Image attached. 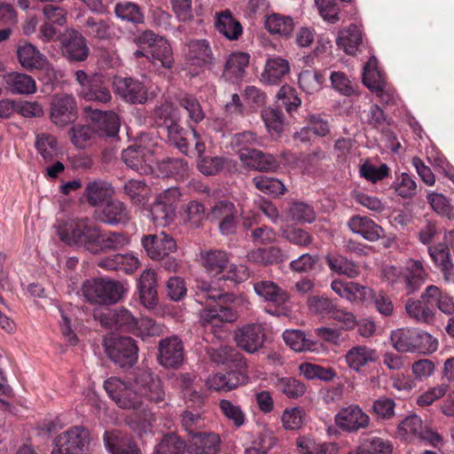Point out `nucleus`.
I'll return each mask as SVG.
<instances>
[{"instance_id": "f257e3e1", "label": "nucleus", "mask_w": 454, "mask_h": 454, "mask_svg": "<svg viewBox=\"0 0 454 454\" xmlns=\"http://www.w3.org/2000/svg\"><path fill=\"white\" fill-rule=\"evenodd\" d=\"M249 272L245 265L230 264L226 272L216 280L201 282L198 285L196 301L200 304H207L209 301H218L213 308L205 309L200 312V321L205 328L216 332L223 323H231L237 319L235 309L247 307L248 301L241 296L225 294L222 281L227 279L236 283L247 280Z\"/></svg>"}, {"instance_id": "f03ea898", "label": "nucleus", "mask_w": 454, "mask_h": 454, "mask_svg": "<svg viewBox=\"0 0 454 454\" xmlns=\"http://www.w3.org/2000/svg\"><path fill=\"white\" fill-rule=\"evenodd\" d=\"M108 396L122 410H137L147 400L159 403L164 400L165 392L158 376L150 371H141L133 382L110 377L104 382Z\"/></svg>"}, {"instance_id": "7ed1b4c3", "label": "nucleus", "mask_w": 454, "mask_h": 454, "mask_svg": "<svg viewBox=\"0 0 454 454\" xmlns=\"http://www.w3.org/2000/svg\"><path fill=\"white\" fill-rule=\"evenodd\" d=\"M390 341L399 353L430 355L438 348V340L433 335L415 328H399L392 331Z\"/></svg>"}, {"instance_id": "20e7f679", "label": "nucleus", "mask_w": 454, "mask_h": 454, "mask_svg": "<svg viewBox=\"0 0 454 454\" xmlns=\"http://www.w3.org/2000/svg\"><path fill=\"white\" fill-rule=\"evenodd\" d=\"M158 150V139L150 134H143L122 153L125 164L140 174L153 172L154 153Z\"/></svg>"}, {"instance_id": "39448f33", "label": "nucleus", "mask_w": 454, "mask_h": 454, "mask_svg": "<svg viewBox=\"0 0 454 454\" xmlns=\"http://www.w3.org/2000/svg\"><path fill=\"white\" fill-rule=\"evenodd\" d=\"M108 358L120 367H129L137 361L138 348L130 337L109 335L103 342Z\"/></svg>"}, {"instance_id": "423d86ee", "label": "nucleus", "mask_w": 454, "mask_h": 454, "mask_svg": "<svg viewBox=\"0 0 454 454\" xmlns=\"http://www.w3.org/2000/svg\"><path fill=\"white\" fill-rule=\"evenodd\" d=\"M85 299L92 303L108 304L118 301L123 294V286L116 281L104 278L86 280L82 287Z\"/></svg>"}, {"instance_id": "0eeeda50", "label": "nucleus", "mask_w": 454, "mask_h": 454, "mask_svg": "<svg viewBox=\"0 0 454 454\" xmlns=\"http://www.w3.org/2000/svg\"><path fill=\"white\" fill-rule=\"evenodd\" d=\"M90 442V433L85 427H72L56 438L51 454H89Z\"/></svg>"}, {"instance_id": "6e6552de", "label": "nucleus", "mask_w": 454, "mask_h": 454, "mask_svg": "<svg viewBox=\"0 0 454 454\" xmlns=\"http://www.w3.org/2000/svg\"><path fill=\"white\" fill-rule=\"evenodd\" d=\"M137 44L142 48H148L147 53L151 62L155 67L170 68L174 59L172 49L168 42L156 35L152 31H145L137 39Z\"/></svg>"}, {"instance_id": "1a4fd4ad", "label": "nucleus", "mask_w": 454, "mask_h": 454, "mask_svg": "<svg viewBox=\"0 0 454 454\" xmlns=\"http://www.w3.org/2000/svg\"><path fill=\"white\" fill-rule=\"evenodd\" d=\"M181 192L177 187H170L158 194L150 207L151 221L158 226L169 224L175 216L176 203L180 200Z\"/></svg>"}, {"instance_id": "9d476101", "label": "nucleus", "mask_w": 454, "mask_h": 454, "mask_svg": "<svg viewBox=\"0 0 454 454\" xmlns=\"http://www.w3.org/2000/svg\"><path fill=\"white\" fill-rule=\"evenodd\" d=\"M94 227L89 226L85 220H70L57 226L59 239L67 245H78L88 250H95L91 246L90 234Z\"/></svg>"}, {"instance_id": "9b49d317", "label": "nucleus", "mask_w": 454, "mask_h": 454, "mask_svg": "<svg viewBox=\"0 0 454 454\" xmlns=\"http://www.w3.org/2000/svg\"><path fill=\"white\" fill-rule=\"evenodd\" d=\"M77 119V104L70 94H56L51 103V121L64 128Z\"/></svg>"}, {"instance_id": "f8f14e48", "label": "nucleus", "mask_w": 454, "mask_h": 454, "mask_svg": "<svg viewBox=\"0 0 454 454\" xmlns=\"http://www.w3.org/2000/svg\"><path fill=\"white\" fill-rule=\"evenodd\" d=\"M397 434L404 440L420 439L427 441L434 446L442 442V438L437 433L432 430H424L422 419L415 414L406 417L398 425Z\"/></svg>"}, {"instance_id": "ddd939ff", "label": "nucleus", "mask_w": 454, "mask_h": 454, "mask_svg": "<svg viewBox=\"0 0 454 454\" xmlns=\"http://www.w3.org/2000/svg\"><path fill=\"white\" fill-rule=\"evenodd\" d=\"M17 55L20 65L27 70L44 69L50 80L56 78V72L47 59L30 43L24 42L18 46Z\"/></svg>"}, {"instance_id": "4468645a", "label": "nucleus", "mask_w": 454, "mask_h": 454, "mask_svg": "<svg viewBox=\"0 0 454 454\" xmlns=\"http://www.w3.org/2000/svg\"><path fill=\"white\" fill-rule=\"evenodd\" d=\"M335 424L344 431L356 432L368 427L369 416L356 404L341 408L334 417Z\"/></svg>"}, {"instance_id": "2eb2a0df", "label": "nucleus", "mask_w": 454, "mask_h": 454, "mask_svg": "<svg viewBox=\"0 0 454 454\" xmlns=\"http://www.w3.org/2000/svg\"><path fill=\"white\" fill-rule=\"evenodd\" d=\"M142 245L153 260H161L176 249L175 239L165 232L148 235L142 239Z\"/></svg>"}, {"instance_id": "dca6fc26", "label": "nucleus", "mask_w": 454, "mask_h": 454, "mask_svg": "<svg viewBox=\"0 0 454 454\" xmlns=\"http://www.w3.org/2000/svg\"><path fill=\"white\" fill-rule=\"evenodd\" d=\"M379 356L375 348L364 344H357L348 348L344 356L348 368L356 373L364 368L378 361Z\"/></svg>"}, {"instance_id": "f3484780", "label": "nucleus", "mask_w": 454, "mask_h": 454, "mask_svg": "<svg viewBox=\"0 0 454 454\" xmlns=\"http://www.w3.org/2000/svg\"><path fill=\"white\" fill-rule=\"evenodd\" d=\"M255 293L265 301L275 304L278 309L275 311L267 309V312L276 316H284L287 314L286 302L288 300L287 294L279 288L275 283L270 280H264L254 285Z\"/></svg>"}, {"instance_id": "a211bd4d", "label": "nucleus", "mask_w": 454, "mask_h": 454, "mask_svg": "<svg viewBox=\"0 0 454 454\" xmlns=\"http://www.w3.org/2000/svg\"><path fill=\"white\" fill-rule=\"evenodd\" d=\"M264 330L260 324H247L235 333L237 345L248 353L260 349L264 342Z\"/></svg>"}, {"instance_id": "6ab92c4d", "label": "nucleus", "mask_w": 454, "mask_h": 454, "mask_svg": "<svg viewBox=\"0 0 454 454\" xmlns=\"http://www.w3.org/2000/svg\"><path fill=\"white\" fill-rule=\"evenodd\" d=\"M115 91L127 102L143 104L147 99V89L142 82L132 78L114 77Z\"/></svg>"}, {"instance_id": "aec40b11", "label": "nucleus", "mask_w": 454, "mask_h": 454, "mask_svg": "<svg viewBox=\"0 0 454 454\" xmlns=\"http://www.w3.org/2000/svg\"><path fill=\"white\" fill-rule=\"evenodd\" d=\"M88 118L99 136L114 137L120 129V120L114 112H101L91 107H85Z\"/></svg>"}, {"instance_id": "412c9836", "label": "nucleus", "mask_w": 454, "mask_h": 454, "mask_svg": "<svg viewBox=\"0 0 454 454\" xmlns=\"http://www.w3.org/2000/svg\"><path fill=\"white\" fill-rule=\"evenodd\" d=\"M184 360L183 343L177 337L162 340L159 344V361L164 367L179 366Z\"/></svg>"}, {"instance_id": "4be33fe9", "label": "nucleus", "mask_w": 454, "mask_h": 454, "mask_svg": "<svg viewBox=\"0 0 454 454\" xmlns=\"http://www.w3.org/2000/svg\"><path fill=\"white\" fill-rule=\"evenodd\" d=\"M332 290L340 297L350 302H368L369 296L372 294V289L356 282L333 280L331 284Z\"/></svg>"}, {"instance_id": "5701e85b", "label": "nucleus", "mask_w": 454, "mask_h": 454, "mask_svg": "<svg viewBox=\"0 0 454 454\" xmlns=\"http://www.w3.org/2000/svg\"><path fill=\"white\" fill-rule=\"evenodd\" d=\"M168 140L176 146L183 153H187L189 144L193 142L198 154L205 152L204 143L199 141V134L192 129L191 132L185 131L177 124H172L168 128Z\"/></svg>"}, {"instance_id": "b1692460", "label": "nucleus", "mask_w": 454, "mask_h": 454, "mask_svg": "<svg viewBox=\"0 0 454 454\" xmlns=\"http://www.w3.org/2000/svg\"><path fill=\"white\" fill-rule=\"evenodd\" d=\"M98 317L101 325L106 327H117L131 333L137 328L136 323L137 318L124 308L117 309L114 311L106 309L105 312Z\"/></svg>"}, {"instance_id": "393cba45", "label": "nucleus", "mask_w": 454, "mask_h": 454, "mask_svg": "<svg viewBox=\"0 0 454 454\" xmlns=\"http://www.w3.org/2000/svg\"><path fill=\"white\" fill-rule=\"evenodd\" d=\"M103 440L106 449L110 454H141L132 439L120 432L106 431Z\"/></svg>"}, {"instance_id": "a878e982", "label": "nucleus", "mask_w": 454, "mask_h": 454, "mask_svg": "<svg viewBox=\"0 0 454 454\" xmlns=\"http://www.w3.org/2000/svg\"><path fill=\"white\" fill-rule=\"evenodd\" d=\"M239 159L242 163L259 171H274L278 168L275 158L270 154H264L256 149L239 151Z\"/></svg>"}, {"instance_id": "bb28decb", "label": "nucleus", "mask_w": 454, "mask_h": 454, "mask_svg": "<svg viewBox=\"0 0 454 454\" xmlns=\"http://www.w3.org/2000/svg\"><path fill=\"white\" fill-rule=\"evenodd\" d=\"M236 215L233 203L225 200L217 202L210 212V216L219 221V229L225 235L233 232L236 226Z\"/></svg>"}, {"instance_id": "cd10ccee", "label": "nucleus", "mask_w": 454, "mask_h": 454, "mask_svg": "<svg viewBox=\"0 0 454 454\" xmlns=\"http://www.w3.org/2000/svg\"><path fill=\"white\" fill-rule=\"evenodd\" d=\"M220 443L221 439L217 434H194L187 450L194 454H217L220 451Z\"/></svg>"}, {"instance_id": "c85d7f7f", "label": "nucleus", "mask_w": 454, "mask_h": 454, "mask_svg": "<svg viewBox=\"0 0 454 454\" xmlns=\"http://www.w3.org/2000/svg\"><path fill=\"white\" fill-rule=\"evenodd\" d=\"M6 90L12 94L31 95L36 92L35 79L23 73L12 72L4 75Z\"/></svg>"}, {"instance_id": "c756f323", "label": "nucleus", "mask_w": 454, "mask_h": 454, "mask_svg": "<svg viewBox=\"0 0 454 454\" xmlns=\"http://www.w3.org/2000/svg\"><path fill=\"white\" fill-rule=\"evenodd\" d=\"M91 246L95 250H90L91 253H97L100 250L119 249L129 243V239L122 233L110 232L102 234L97 228L92 230L90 234Z\"/></svg>"}, {"instance_id": "7c9ffc66", "label": "nucleus", "mask_w": 454, "mask_h": 454, "mask_svg": "<svg viewBox=\"0 0 454 454\" xmlns=\"http://www.w3.org/2000/svg\"><path fill=\"white\" fill-rule=\"evenodd\" d=\"M348 227L352 232L369 241H376L384 236L383 229L365 216H353L348 222Z\"/></svg>"}, {"instance_id": "2f4dec72", "label": "nucleus", "mask_w": 454, "mask_h": 454, "mask_svg": "<svg viewBox=\"0 0 454 454\" xmlns=\"http://www.w3.org/2000/svg\"><path fill=\"white\" fill-rule=\"evenodd\" d=\"M404 290L407 294L417 291L427 278V272L422 262L419 260H409L406 262L404 270Z\"/></svg>"}, {"instance_id": "473e14b6", "label": "nucleus", "mask_w": 454, "mask_h": 454, "mask_svg": "<svg viewBox=\"0 0 454 454\" xmlns=\"http://www.w3.org/2000/svg\"><path fill=\"white\" fill-rule=\"evenodd\" d=\"M429 254L438 267L447 283L454 285V263L450 259L449 248L442 244L428 247Z\"/></svg>"}, {"instance_id": "72a5a7b5", "label": "nucleus", "mask_w": 454, "mask_h": 454, "mask_svg": "<svg viewBox=\"0 0 454 454\" xmlns=\"http://www.w3.org/2000/svg\"><path fill=\"white\" fill-rule=\"evenodd\" d=\"M241 378L242 375L236 372H217L208 376L206 386L212 391L229 392L244 383Z\"/></svg>"}, {"instance_id": "f704fd0d", "label": "nucleus", "mask_w": 454, "mask_h": 454, "mask_svg": "<svg viewBox=\"0 0 454 454\" xmlns=\"http://www.w3.org/2000/svg\"><path fill=\"white\" fill-rule=\"evenodd\" d=\"M249 60L250 56L248 53L242 51L232 52L226 60L223 75L232 82L239 81L245 74Z\"/></svg>"}, {"instance_id": "c9c22d12", "label": "nucleus", "mask_w": 454, "mask_h": 454, "mask_svg": "<svg viewBox=\"0 0 454 454\" xmlns=\"http://www.w3.org/2000/svg\"><path fill=\"white\" fill-rule=\"evenodd\" d=\"M200 259L207 272L212 276L224 274L229 267V256L222 250L202 252Z\"/></svg>"}, {"instance_id": "e433bc0d", "label": "nucleus", "mask_w": 454, "mask_h": 454, "mask_svg": "<svg viewBox=\"0 0 454 454\" xmlns=\"http://www.w3.org/2000/svg\"><path fill=\"white\" fill-rule=\"evenodd\" d=\"M215 27L221 35L229 40H237L242 34L240 23L229 10L215 14Z\"/></svg>"}, {"instance_id": "4c0bfd02", "label": "nucleus", "mask_w": 454, "mask_h": 454, "mask_svg": "<svg viewBox=\"0 0 454 454\" xmlns=\"http://www.w3.org/2000/svg\"><path fill=\"white\" fill-rule=\"evenodd\" d=\"M290 71L288 60L281 57L269 58L262 73V80L269 84L278 83Z\"/></svg>"}, {"instance_id": "58836bf2", "label": "nucleus", "mask_w": 454, "mask_h": 454, "mask_svg": "<svg viewBox=\"0 0 454 454\" xmlns=\"http://www.w3.org/2000/svg\"><path fill=\"white\" fill-rule=\"evenodd\" d=\"M68 36L69 39L64 43L65 54L71 60H84L89 54L85 38L74 30L68 31Z\"/></svg>"}, {"instance_id": "ea45409f", "label": "nucleus", "mask_w": 454, "mask_h": 454, "mask_svg": "<svg viewBox=\"0 0 454 454\" xmlns=\"http://www.w3.org/2000/svg\"><path fill=\"white\" fill-rule=\"evenodd\" d=\"M296 447L299 454H330L337 450L335 443L318 442L309 435L299 436Z\"/></svg>"}, {"instance_id": "a19ab883", "label": "nucleus", "mask_w": 454, "mask_h": 454, "mask_svg": "<svg viewBox=\"0 0 454 454\" xmlns=\"http://www.w3.org/2000/svg\"><path fill=\"white\" fill-rule=\"evenodd\" d=\"M362 41V33L356 25H350L348 27L339 32L336 38V44L347 54H355Z\"/></svg>"}, {"instance_id": "79ce46f5", "label": "nucleus", "mask_w": 454, "mask_h": 454, "mask_svg": "<svg viewBox=\"0 0 454 454\" xmlns=\"http://www.w3.org/2000/svg\"><path fill=\"white\" fill-rule=\"evenodd\" d=\"M264 27L272 35L289 36L294 31V23L291 17L273 13L266 17Z\"/></svg>"}, {"instance_id": "37998d69", "label": "nucleus", "mask_w": 454, "mask_h": 454, "mask_svg": "<svg viewBox=\"0 0 454 454\" xmlns=\"http://www.w3.org/2000/svg\"><path fill=\"white\" fill-rule=\"evenodd\" d=\"M98 218L109 224L124 223L129 220V213L122 202L112 200L104 207Z\"/></svg>"}, {"instance_id": "c03bdc74", "label": "nucleus", "mask_w": 454, "mask_h": 454, "mask_svg": "<svg viewBox=\"0 0 454 454\" xmlns=\"http://www.w3.org/2000/svg\"><path fill=\"white\" fill-rule=\"evenodd\" d=\"M285 343L295 352L315 351L317 343L307 339L301 330H286L283 333Z\"/></svg>"}, {"instance_id": "a18cd8bd", "label": "nucleus", "mask_w": 454, "mask_h": 454, "mask_svg": "<svg viewBox=\"0 0 454 454\" xmlns=\"http://www.w3.org/2000/svg\"><path fill=\"white\" fill-rule=\"evenodd\" d=\"M285 258L284 252L278 247L257 248L247 254L249 262L263 265L277 263L284 261Z\"/></svg>"}, {"instance_id": "49530a36", "label": "nucleus", "mask_w": 454, "mask_h": 454, "mask_svg": "<svg viewBox=\"0 0 454 454\" xmlns=\"http://www.w3.org/2000/svg\"><path fill=\"white\" fill-rule=\"evenodd\" d=\"M424 300H433L438 309L444 314H454V298L446 293H442L436 286H428L422 294Z\"/></svg>"}, {"instance_id": "de8ad7c7", "label": "nucleus", "mask_w": 454, "mask_h": 454, "mask_svg": "<svg viewBox=\"0 0 454 454\" xmlns=\"http://www.w3.org/2000/svg\"><path fill=\"white\" fill-rule=\"evenodd\" d=\"M35 148L44 160L50 161L61 153L55 137L50 134L41 133L36 136Z\"/></svg>"}, {"instance_id": "09e8293b", "label": "nucleus", "mask_w": 454, "mask_h": 454, "mask_svg": "<svg viewBox=\"0 0 454 454\" xmlns=\"http://www.w3.org/2000/svg\"><path fill=\"white\" fill-rule=\"evenodd\" d=\"M188 48V58L191 65L201 67L210 62L212 52L206 40L192 42Z\"/></svg>"}, {"instance_id": "8fccbe9b", "label": "nucleus", "mask_w": 454, "mask_h": 454, "mask_svg": "<svg viewBox=\"0 0 454 454\" xmlns=\"http://www.w3.org/2000/svg\"><path fill=\"white\" fill-rule=\"evenodd\" d=\"M325 82L324 76L314 69L301 71L298 77L300 88L309 95L320 91Z\"/></svg>"}, {"instance_id": "3c124183", "label": "nucleus", "mask_w": 454, "mask_h": 454, "mask_svg": "<svg viewBox=\"0 0 454 454\" xmlns=\"http://www.w3.org/2000/svg\"><path fill=\"white\" fill-rule=\"evenodd\" d=\"M363 82L372 92L386 82L382 73L378 68V60L375 57L370 58L364 67Z\"/></svg>"}, {"instance_id": "603ef678", "label": "nucleus", "mask_w": 454, "mask_h": 454, "mask_svg": "<svg viewBox=\"0 0 454 454\" xmlns=\"http://www.w3.org/2000/svg\"><path fill=\"white\" fill-rule=\"evenodd\" d=\"M326 262L330 269L340 275L355 278L360 274L358 266L342 255H327Z\"/></svg>"}, {"instance_id": "864d4df0", "label": "nucleus", "mask_w": 454, "mask_h": 454, "mask_svg": "<svg viewBox=\"0 0 454 454\" xmlns=\"http://www.w3.org/2000/svg\"><path fill=\"white\" fill-rule=\"evenodd\" d=\"M299 372L309 380H320L331 381L336 377V373L330 367H323L312 363H301L299 365Z\"/></svg>"}, {"instance_id": "5fc2aeb1", "label": "nucleus", "mask_w": 454, "mask_h": 454, "mask_svg": "<svg viewBox=\"0 0 454 454\" xmlns=\"http://www.w3.org/2000/svg\"><path fill=\"white\" fill-rule=\"evenodd\" d=\"M222 414L237 427H241L247 421L245 411L241 406L229 399H220L218 403Z\"/></svg>"}, {"instance_id": "6e6d98bb", "label": "nucleus", "mask_w": 454, "mask_h": 454, "mask_svg": "<svg viewBox=\"0 0 454 454\" xmlns=\"http://www.w3.org/2000/svg\"><path fill=\"white\" fill-rule=\"evenodd\" d=\"M262 120L271 135H279L282 133L285 125L283 114L275 108L266 107L262 111Z\"/></svg>"}, {"instance_id": "4d7b16f0", "label": "nucleus", "mask_w": 454, "mask_h": 454, "mask_svg": "<svg viewBox=\"0 0 454 454\" xmlns=\"http://www.w3.org/2000/svg\"><path fill=\"white\" fill-rule=\"evenodd\" d=\"M406 312L417 322L431 323L434 320V311L422 301L409 300L405 306Z\"/></svg>"}, {"instance_id": "13d9d810", "label": "nucleus", "mask_w": 454, "mask_h": 454, "mask_svg": "<svg viewBox=\"0 0 454 454\" xmlns=\"http://www.w3.org/2000/svg\"><path fill=\"white\" fill-rule=\"evenodd\" d=\"M113 193L112 186L103 181H94L86 187L85 195L90 205L96 206Z\"/></svg>"}, {"instance_id": "bf43d9fd", "label": "nucleus", "mask_w": 454, "mask_h": 454, "mask_svg": "<svg viewBox=\"0 0 454 454\" xmlns=\"http://www.w3.org/2000/svg\"><path fill=\"white\" fill-rule=\"evenodd\" d=\"M253 183L259 191L272 196L281 195L286 191L285 185L280 180L266 176H254Z\"/></svg>"}, {"instance_id": "052dcab7", "label": "nucleus", "mask_w": 454, "mask_h": 454, "mask_svg": "<svg viewBox=\"0 0 454 454\" xmlns=\"http://www.w3.org/2000/svg\"><path fill=\"white\" fill-rule=\"evenodd\" d=\"M186 445L177 435L171 434L163 437L153 454H184Z\"/></svg>"}, {"instance_id": "680f3d73", "label": "nucleus", "mask_w": 454, "mask_h": 454, "mask_svg": "<svg viewBox=\"0 0 454 454\" xmlns=\"http://www.w3.org/2000/svg\"><path fill=\"white\" fill-rule=\"evenodd\" d=\"M427 199L435 213L450 220H454V208L443 194L430 192L427 194Z\"/></svg>"}, {"instance_id": "e2e57ef3", "label": "nucleus", "mask_w": 454, "mask_h": 454, "mask_svg": "<svg viewBox=\"0 0 454 454\" xmlns=\"http://www.w3.org/2000/svg\"><path fill=\"white\" fill-rule=\"evenodd\" d=\"M277 388L289 398H298L306 390L304 384L292 377H283L276 382Z\"/></svg>"}, {"instance_id": "0e129e2a", "label": "nucleus", "mask_w": 454, "mask_h": 454, "mask_svg": "<svg viewBox=\"0 0 454 454\" xmlns=\"http://www.w3.org/2000/svg\"><path fill=\"white\" fill-rule=\"evenodd\" d=\"M449 388V385L445 383L428 387L417 397V404L420 407L430 406L445 396Z\"/></svg>"}, {"instance_id": "69168bd1", "label": "nucleus", "mask_w": 454, "mask_h": 454, "mask_svg": "<svg viewBox=\"0 0 454 454\" xmlns=\"http://www.w3.org/2000/svg\"><path fill=\"white\" fill-rule=\"evenodd\" d=\"M115 13L118 18L133 23H140L144 19L139 6L130 2L117 4L115 6Z\"/></svg>"}, {"instance_id": "338daca9", "label": "nucleus", "mask_w": 454, "mask_h": 454, "mask_svg": "<svg viewBox=\"0 0 454 454\" xmlns=\"http://www.w3.org/2000/svg\"><path fill=\"white\" fill-rule=\"evenodd\" d=\"M305 412L299 407H291L284 411L281 422L286 430H297L304 422Z\"/></svg>"}, {"instance_id": "774afa93", "label": "nucleus", "mask_w": 454, "mask_h": 454, "mask_svg": "<svg viewBox=\"0 0 454 454\" xmlns=\"http://www.w3.org/2000/svg\"><path fill=\"white\" fill-rule=\"evenodd\" d=\"M286 218L287 220L300 223H312L316 218V215L310 206L301 202H295L290 207Z\"/></svg>"}]
</instances>
